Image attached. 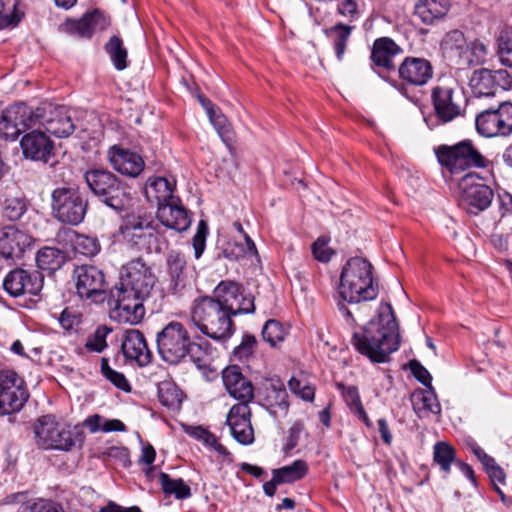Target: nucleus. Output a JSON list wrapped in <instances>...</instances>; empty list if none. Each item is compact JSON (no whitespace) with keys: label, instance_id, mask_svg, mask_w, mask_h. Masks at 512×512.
I'll return each instance as SVG.
<instances>
[{"label":"nucleus","instance_id":"obj_1","mask_svg":"<svg viewBox=\"0 0 512 512\" xmlns=\"http://www.w3.org/2000/svg\"><path fill=\"white\" fill-rule=\"evenodd\" d=\"M72 110L66 106L42 103L32 108L25 103L8 107L0 118V137L15 140L30 128H44L46 132L59 137H68L75 130Z\"/></svg>","mask_w":512,"mask_h":512},{"label":"nucleus","instance_id":"obj_2","mask_svg":"<svg viewBox=\"0 0 512 512\" xmlns=\"http://www.w3.org/2000/svg\"><path fill=\"white\" fill-rule=\"evenodd\" d=\"M353 344L359 353L376 363L385 362L398 350V324L391 304L382 306L378 317L370 320L362 333L353 334Z\"/></svg>","mask_w":512,"mask_h":512},{"label":"nucleus","instance_id":"obj_3","mask_svg":"<svg viewBox=\"0 0 512 512\" xmlns=\"http://www.w3.org/2000/svg\"><path fill=\"white\" fill-rule=\"evenodd\" d=\"M255 306L251 300H248L247 307L226 306V301H214L212 297L205 296L194 301L191 320L193 324L206 336L215 341H225L229 339L235 326L231 319L238 314L253 313Z\"/></svg>","mask_w":512,"mask_h":512},{"label":"nucleus","instance_id":"obj_4","mask_svg":"<svg viewBox=\"0 0 512 512\" xmlns=\"http://www.w3.org/2000/svg\"><path fill=\"white\" fill-rule=\"evenodd\" d=\"M339 294L351 304L373 300L378 295V287L373 281V266L365 258L352 257L342 268Z\"/></svg>","mask_w":512,"mask_h":512},{"label":"nucleus","instance_id":"obj_5","mask_svg":"<svg viewBox=\"0 0 512 512\" xmlns=\"http://www.w3.org/2000/svg\"><path fill=\"white\" fill-rule=\"evenodd\" d=\"M36 444L42 449L71 451L84 441L83 432L72 429L54 415L40 417L33 426Z\"/></svg>","mask_w":512,"mask_h":512},{"label":"nucleus","instance_id":"obj_6","mask_svg":"<svg viewBox=\"0 0 512 512\" xmlns=\"http://www.w3.org/2000/svg\"><path fill=\"white\" fill-rule=\"evenodd\" d=\"M435 154L439 164L450 174L470 169H485L491 163L469 139L453 145L442 144L435 148Z\"/></svg>","mask_w":512,"mask_h":512},{"label":"nucleus","instance_id":"obj_7","mask_svg":"<svg viewBox=\"0 0 512 512\" xmlns=\"http://www.w3.org/2000/svg\"><path fill=\"white\" fill-rule=\"evenodd\" d=\"M51 207L55 219L76 226L85 218L88 198L86 193L76 186H61L55 188L51 194Z\"/></svg>","mask_w":512,"mask_h":512},{"label":"nucleus","instance_id":"obj_8","mask_svg":"<svg viewBox=\"0 0 512 512\" xmlns=\"http://www.w3.org/2000/svg\"><path fill=\"white\" fill-rule=\"evenodd\" d=\"M90 191L108 207L120 211L126 202L125 186L112 172L105 169H92L84 174Z\"/></svg>","mask_w":512,"mask_h":512},{"label":"nucleus","instance_id":"obj_9","mask_svg":"<svg viewBox=\"0 0 512 512\" xmlns=\"http://www.w3.org/2000/svg\"><path fill=\"white\" fill-rule=\"evenodd\" d=\"M162 184L167 193L162 196V225L176 232L186 231L190 227L191 218L180 198L173 195L177 186L176 178L173 175H164Z\"/></svg>","mask_w":512,"mask_h":512},{"label":"nucleus","instance_id":"obj_10","mask_svg":"<svg viewBox=\"0 0 512 512\" xmlns=\"http://www.w3.org/2000/svg\"><path fill=\"white\" fill-rule=\"evenodd\" d=\"M144 299L121 289L112 288L108 300L110 319L120 324L136 325L140 323L145 315Z\"/></svg>","mask_w":512,"mask_h":512},{"label":"nucleus","instance_id":"obj_11","mask_svg":"<svg viewBox=\"0 0 512 512\" xmlns=\"http://www.w3.org/2000/svg\"><path fill=\"white\" fill-rule=\"evenodd\" d=\"M158 222L142 216H128L120 226L123 238L132 245L147 250L160 251Z\"/></svg>","mask_w":512,"mask_h":512},{"label":"nucleus","instance_id":"obj_12","mask_svg":"<svg viewBox=\"0 0 512 512\" xmlns=\"http://www.w3.org/2000/svg\"><path fill=\"white\" fill-rule=\"evenodd\" d=\"M155 281L156 277L152 274L151 269L141 258H138L130 261L122 268L119 283L114 287L146 298L149 296Z\"/></svg>","mask_w":512,"mask_h":512},{"label":"nucleus","instance_id":"obj_13","mask_svg":"<svg viewBox=\"0 0 512 512\" xmlns=\"http://www.w3.org/2000/svg\"><path fill=\"white\" fill-rule=\"evenodd\" d=\"M28 397L22 377L13 370L0 371V415L18 412Z\"/></svg>","mask_w":512,"mask_h":512},{"label":"nucleus","instance_id":"obj_14","mask_svg":"<svg viewBox=\"0 0 512 512\" xmlns=\"http://www.w3.org/2000/svg\"><path fill=\"white\" fill-rule=\"evenodd\" d=\"M461 202L467 211L478 214L492 203L494 192L476 173H467L459 181Z\"/></svg>","mask_w":512,"mask_h":512},{"label":"nucleus","instance_id":"obj_15","mask_svg":"<svg viewBox=\"0 0 512 512\" xmlns=\"http://www.w3.org/2000/svg\"><path fill=\"white\" fill-rule=\"evenodd\" d=\"M470 86L474 97H495L498 93L512 87V77L504 69L482 68L474 71L470 79Z\"/></svg>","mask_w":512,"mask_h":512},{"label":"nucleus","instance_id":"obj_16","mask_svg":"<svg viewBox=\"0 0 512 512\" xmlns=\"http://www.w3.org/2000/svg\"><path fill=\"white\" fill-rule=\"evenodd\" d=\"M191 344L187 330L179 322H170L162 328V360L178 364L188 353Z\"/></svg>","mask_w":512,"mask_h":512},{"label":"nucleus","instance_id":"obj_17","mask_svg":"<svg viewBox=\"0 0 512 512\" xmlns=\"http://www.w3.org/2000/svg\"><path fill=\"white\" fill-rule=\"evenodd\" d=\"M35 239L14 225L0 229V256L7 260H18L34 247Z\"/></svg>","mask_w":512,"mask_h":512},{"label":"nucleus","instance_id":"obj_18","mask_svg":"<svg viewBox=\"0 0 512 512\" xmlns=\"http://www.w3.org/2000/svg\"><path fill=\"white\" fill-rule=\"evenodd\" d=\"M44 278L39 271L29 272L22 268L11 270L3 280L4 290L12 297L26 293L38 295L43 288Z\"/></svg>","mask_w":512,"mask_h":512},{"label":"nucleus","instance_id":"obj_19","mask_svg":"<svg viewBox=\"0 0 512 512\" xmlns=\"http://www.w3.org/2000/svg\"><path fill=\"white\" fill-rule=\"evenodd\" d=\"M76 292L81 298H96L104 293L105 276L93 265H80L73 271Z\"/></svg>","mask_w":512,"mask_h":512},{"label":"nucleus","instance_id":"obj_20","mask_svg":"<svg viewBox=\"0 0 512 512\" xmlns=\"http://www.w3.org/2000/svg\"><path fill=\"white\" fill-rule=\"evenodd\" d=\"M435 114L442 123H448L461 115V93L452 86H436L432 90Z\"/></svg>","mask_w":512,"mask_h":512},{"label":"nucleus","instance_id":"obj_21","mask_svg":"<svg viewBox=\"0 0 512 512\" xmlns=\"http://www.w3.org/2000/svg\"><path fill=\"white\" fill-rule=\"evenodd\" d=\"M251 410L247 403L233 405L227 415V424L233 438L242 445H250L254 441V430L251 424Z\"/></svg>","mask_w":512,"mask_h":512},{"label":"nucleus","instance_id":"obj_22","mask_svg":"<svg viewBox=\"0 0 512 512\" xmlns=\"http://www.w3.org/2000/svg\"><path fill=\"white\" fill-rule=\"evenodd\" d=\"M399 79L411 86L426 85L433 77V66L425 58L407 56L398 66Z\"/></svg>","mask_w":512,"mask_h":512},{"label":"nucleus","instance_id":"obj_23","mask_svg":"<svg viewBox=\"0 0 512 512\" xmlns=\"http://www.w3.org/2000/svg\"><path fill=\"white\" fill-rule=\"evenodd\" d=\"M107 159L114 170L125 176L137 177L144 169V161L138 153L119 145L109 148Z\"/></svg>","mask_w":512,"mask_h":512},{"label":"nucleus","instance_id":"obj_24","mask_svg":"<svg viewBox=\"0 0 512 512\" xmlns=\"http://www.w3.org/2000/svg\"><path fill=\"white\" fill-rule=\"evenodd\" d=\"M31 129L20 142L23 155L25 158L47 162L53 152L54 143L40 127Z\"/></svg>","mask_w":512,"mask_h":512},{"label":"nucleus","instance_id":"obj_25","mask_svg":"<svg viewBox=\"0 0 512 512\" xmlns=\"http://www.w3.org/2000/svg\"><path fill=\"white\" fill-rule=\"evenodd\" d=\"M121 349L127 360L135 361L141 367L147 366L152 361V352L139 330L130 329L125 332Z\"/></svg>","mask_w":512,"mask_h":512},{"label":"nucleus","instance_id":"obj_26","mask_svg":"<svg viewBox=\"0 0 512 512\" xmlns=\"http://www.w3.org/2000/svg\"><path fill=\"white\" fill-rule=\"evenodd\" d=\"M402 52L403 49L393 39L380 37L373 43L370 59L376 67L391 72L396 69L394 58Z\"/></svg>","mask_w":512,"mask_h":512},{"label":"nucleus","instance_id":"obj_27","mask_svg":"<svg viewBox=\"0 0 512 512\" xmlns=\"http://www.w3.org/2000/svg\"><path fill=\"white\" fill-rule=\"evenodd\" d=\"M222 379L228 393L241 402L248 404L254 397L251 381L239 371L237 366L226 367L222 371Z\"/></svg>","mask_w":512,"mask_h":512},{"label":"nucleus","instance_id":"obj_28","mask_svg":"<svg viewBox=\"0 0 512 512\" xmlns=\"http://www.w3.org/2000/svg\"><path fill=\"white\" fill-rule=\"evenodd\" d=\"M441 50L443 56L456 65L461 64L464 59L467 62L473 61L468 58L469 44L460 30H452L445 34L441 42Z\"/></svg>","mask_w":512,"mask_h":512},{"label":"nucleus","instance_id":"obj_29","mask_svg":"<svg viewBox=\"0 0 512 512\" xmlns=\"http://www.w3.org/2000/svg\"><path fill=\"white\" fill-rule=\"evenodd\" d=\"M187 355L206 380L212 381L218 377V371L212 365V346L208 341L191 342Z\"/></svg>","mask_w":512,"mask_h":512},{"label":"nucleus","instance_id":"obj_30","mask_svg":"<svg viewBox=\"0 0 512 512\" xmlns=\"http://www.w3.org/2000/svg\"><path fill=\"white\" fill-rule=\"evenodd\" d=\"M264 405L273 417L278 413L286 416L289 410L288 393L280 381L271 382L265 388Z\"/></svg>","mask_w":512,"mask_h":512},{"label":"nucleus","instance_id":"obj_31","mask_svg":"<svg viewBox=\"0 0 512 512\" xmlns=\"http://www.w3.org/2000/svg\"><path fill=\"white\" fill-rule=\"evenodd\" d=\"M185 256L177 251H171L167 256V272L169 276L168 293L177 295L185 287L183 270L185 268Z\"/></svg>","mask_w":512,"mask_h":512},{"label":"nucleus","instance_id":"obj_32","mask_svg":"<svg viewBox=\"0 0 512 512\" xmlns=\"http://www.w3.org/2000/svg\"><path fill=\"white\" fill-rule=\"evenodd\" d=\"M411 401L414 411L420 418L427 416L429 413H441V406L432 386L413 393Z\"/></svg>","mask_w":512,"mask_h":512},{"label":"nucleus","instance_id":"obj_33","mask_svg":"<svg viewBox=\"0 0 512 512\" xmlns=\"http://www.w3.org/2000/svg\"><path fill=\"white\" fill-rule=\"evenodd\" d=\"M449 6V0H420L415 6V14L424 24H432L446 15Z\"/></svg>","mask_w":512,"mask_h":512},{"label":"nucleus","instance_id":"obj_34","mask_svg":"<svg viewBox=\"0 0 512 512\" xmlns=\"http://www.w3.org/2000/svg\"><path fill=\"white\" fill-rule=\"evenodd\" d=\"M475 123L477 131L483 136H505V133L501 128L499 116L494 105L481 111L476 116Z\"/></svg>","mask_w":512,"mask_h":512},{"label":"nucleus","instance_id":"obj_35","mask_svg":"<svg viewBox=\"0 0 512 512\" xmlns=\"http://www.w3.org/2000/svg\"><path fill=\"white\" fill-rule=\"evenodd\" d=\"M354 27L343 23L326 28L324 34L331 41L338 61H342Z\"/></svg>","mask_w":512,"mask_h":512},{"label":"nucleus","instance_id":"obj_36","mask_svg":"<svg viewBox=\"0 0 512 512\" xmlns=\"http://www.w3.org/2000/svg\"><path fill=\"white\" fill-rule=\"evenodd\" d=\"M65 261V253L55 247H43L36 255L38 268L41 270H48L50 272L60 269Z\"/></svg>","mask_w":512,"mask_h":512},{"label":"nucleus","instance_id":"obj_37","mask_svg":"<svg viewBox=\"0 0 512 512\" xmlns=\"http://www.w3.org/2000/svg\"><path fill=\"white\" fill-rule=\"evenodd\" d=\"M308 464L306 461L298 459L290 465H286L272 470L281 484H292L303 479L308 473Z\"/></svg>","mask_w":512,"mask_h":512},{"label":"nucleus","instance_id":"obj_38","mask_svg":"<svg viewBox=\"0 0 512 512\" xmlns=\"http://www.w3.org/2000/svg\"><path fill=\"white\" fill-rule=\"evenodd\" d=\"M98 14H86L80 20L68 19L61 25V30L71 35L89 38L94 32Z\"/></svg>","mask_w":512,"mask_h":512},{"label":"nucleus","instance_id":"obj_39","mask_svg":"<svg viewBox=\"0 0 512 512\" xmlns=\"http://www.w3.org/2000/svg\"><path fill=\"white\" fill-rule=\"evenodd\" d=\"M28 208L29 201L25 196H8L3 201L2 213L9 221H18L27 213Z\"/></svg>","mask_w":512,"mask_h":512},{"label":"nucleus","instance_id":"obj_40","mask_svg":"<svg viewBox=\"0 0 512 512\" xmlns=\"http://www.w3.org/2000/svg\"><path fill=\"white\" fill-rule=\"evenodd\" d=\"M170 495H174L176 499H186L191 496V489L183 479H172L162 472V502Z\"/></svg>","mask_w":512,"mask_h":512},{"label":"nucleus","instance_id":"obj_41","mask_svg":"<svg viewBox=\"0 0 512 512\" xmlns=\"http://www.w3.org/2000/svg\"><path fill=\"white\" fill-rule=\"evenodd\" d=\"M185 398L183 391L171 381H162V406L177 413Z\"/></svg>","mask_w":512,"mask_h":512},{"label":"nucleus","instance_id":"obj_42","mask_svg":"<svg viewBox=\"0 0 512 512\" xmlns=\"http://www.w3.org/2000/svg\"><path fill=\"white\" fill-rule=\"evenodd\" d=\"M433 460L445 474H449L451 464L456 462V451L447 442H437L433 447Z\"/></svg>","mask_w":512,"mask_h":512},{"label":"nucleus","instance_id":"obj_43","mask_svg":"<svg viewBox=\"0 0 512 512\" xmlns=\"http://www.w3.org/2000/svg\"><path fill=\"white\" fill-rule=\"evenodd\" d=\"M105 49L117 70H124L127 67V50L119 37H111Z\"/></svg>","mask_w":512,"mask_h":512},{"label":"nucleus","instance_id":"obj_44","mask_svg":"<svg viewBox=\"0 0 512 512\" xmlns=\"http://www.w3.org/2000/svg\"><path fill=\"white\" fill-rule=\"evenodd\" d=\"M286 333V329L279 321L270 319L264 324L261 334L265 342L269 343L271 347H275L284 341Z\"/></svg>","mask_w":512,"mask_h":512},{"label":"nucleus","instance_id":"obj_45","mask_svg":"<svg viewBox=\"0 0 512 512\" xmlns=\"http://www.w3.org/2000/svg\"><path fill=\"white\" fill-rule=\"evenodd\" d=\"M73 247L76 253L89 257L95 256L100 251L98 239L84 234L75 235Z\"/></svg>","mask_w":512,"mask_h":512},{"label":"nucleus","instance_id":"obj_46","mask_svg":"<svg viewBox=\"0 0 512 512\" xmlns=\"http://www.w3.org/2000/svg\"><path fill=\"white\" fill-rule=\"evenodd\" d=\"M498 54L503 65L512 67V28L501 31L498 38Z\"/></svg>","mask_w":512,"mask_h":512},{"label":"nucleus","instance_id":"obj_47","mask_svg":"<svg viewBox=\"0 0 512 512\" xmlns=\"http://www.w3.org/2000/svg\"><path fill=\"white\" fill-rule=\"evenodd\" d=\"M101 373L118 389H121L125 392H129L131 390L129 382L124 374L112 369L109 366L108 359L106 358L101 359Z\"/></svg>","mask_w":512,"mask_h":512},{"label":"nucleus","instance_id":"obj_48","mask_svg":"<svg viewBox=\"0 0 512 512\" xmlns=\"http://www.w3.org/2000/svg\"><path fill=\"white\" fill-rule=\"evenodd\" d=\"M112 330L107 326H99L86 341L85 347L91 352H102L106 347V338Z\"/></svg>","mask_w":512,"mask_h":512},{"label":"nucleus","instance_id":"obj_49","mask_svg":"<svg viewBox=\"0 0 512 512\" xmlns=\"http://www.w3.org/2000/svg\"><path fill=\"white\" fill-rule=\"evenodd\" d=\"M214 301H226V306H233L231 299L238 298V286L231 281H221L214 290Z\"/></svg>","mask_w":512,"mask_h":512},{"label":"nucleus","instance_id":"obj_50","mask_svg":"<svg viewBox=\"0 0 512 512\" xmlns=\"http://www.w3.org/2000/svg\"><path fill=\"white\" fill-rule=\"evenodd\" d=\"M336 386L352 413L363 407L359 391L356 386H345L343 383H337Z\"/></svg>","mask_w":512,"mask_h":512},{"label":"nucleus","instance_id":"obj_51","mask_svg":"<svg viewBox=\"0 0 512 512\" xmlns=\"http://www.w3.org/2000/svg\"><path fill=\"white\" fill-rule=\"evenodd\" d=\"M160 177H150L144 187V194L149 203L156 208V217L160 212V190H159Z\"/></svg>","mask_w":512,"mask_h":512},{"label":"nucleus","instance_id":"obj_52","mask_svg":"<svg viewBox=\"0 0 512 512\" xmlns=\"http://www.w3.org/2000/svg\"><path fill=\"white\" fill-rule=\"evenodd\" d=\"M494 106L499 116L501 128L505 133V136L510 135L512 133V103L498 101Z\"/></svg>","mask_w":512,"mask_h":512},{"label":"nucleus","instance_id":"obj_53","mask_svg":"<svg viewBox=\"0 0 512 512\" xmlns=\"http://www.w3.org/2000/svg\"><path fill=\"white\" fill-rule=\"evenodd\" d=\"M208 232L209 229L207 222L205 220H200L197 226V231L192 239L196 259H199L205 250Z\"/></svg>","mask_w":512,"mask_h":512},{"label":"nucleus","instance_id":"obj_54","mask_svg":"<svg viewBox=\"0 0 512 512\" xmlns=\"http://www.w3.org/2000/svg\"><path fill=\"white\" fill-rule=\"evenodd\" d=\"M256 344L257 340L254 335L244 334L241 343L234 348L233 354L239 360L247 359L253 354Z\"/></svg>","mask_w":512,"mask_h":512},{"label":"nucleus","instance_id":"obj_55","mask_svg":"<svg viewBox=\"0 0 512 512\" xmlns=\"http://www.w3.org/2000/svg\"><path fill=\"white\" fill-rule=\"evenodd\" d=\"M289 389L294 394L298 395L305 401H312L314 399V388L307 382H303L295 377H292L288 382Z\"/></svg>","mask_w":512,"mask_h":512},{"label":"nucleus","instance_id":"obj_56","mask_svg":"<svg viewBox=\"0 0 512 512\" xmlns=\"http://www.w3.org/2000/svg\"><path fill=\"white\" fill-rule=\"evenodd\" d=\"M311 251L315 259L320 262L330 261L333 251L328 247V240L325 237H319L311 246Z\"/></svg>","mask_w":512,"mask_h":512},{"label":"nucleus","instance_id":"obj_57","mask_svg":"<svg viewBox=\"0 0 512 512\" xmlns=\"http://www.w3.org/2000/svg\"><path fill=\"white\" fill-rule=\"evenodd\" d=\"M208 118L219 136L224 139L230 132V127L225 115L219 109L215 108L213 112L208 114Z\"/></svg>","mask_w":512,"mask_h":512},{"label":"nucleus","instance_id":"obj_58","mask_svg":"<svg viewBox=\"0 0 512 512\" xmlns=\"http://www.w3.org/2000/svg\"><path fill=\"white\" fill-rule=\"evenodd\" d=\"M155 458L156 451L154 447L150 444L143 445L141 455L138 459V464L147 466L146 469H143L147 478H150L152 476L154 467H152L151 465L155 461Z\"/></svg>","mask_w":512,"mask_h":512},{"label":"nucleus","instance_id":"obj_59","mask_svg":"<svg viewBox=\"0 0 512 512\" xmlns=\"http://www.w3.org/2000/svg\"><path fill=\"white\" fill-rule=\"evenodd\" d=\"M409 368L413 376L426 388L432 386V376L428 370L416 359L410 360Z\"/></svg>","mask_w":512,"mask_h":512},{"label":"nucleus","instance_id":"obj_60","mask_svg":"<svg viewBox=\"0 0 512 512\" xmlns=\"http://www.w3.org/2000/svg\"><path fill=\"white\" fill-rule=\"evenodd\" d=\"M337 12L349 21L357 20L360 16L356 0H341L337 6Z\"/></svg>","mask_w":512,"mask_h":512},{"label":"nucleus","instance_id":"obj_61","mask_svg":"<svg viewBox=\"0 0 512 512\" xmlns=\"http://www.w3.org/2000/svg\"><path fill=\"white\" fill-rule=\"evenodd\" d=\"M245 254V248L241 244L228 242L223 247L221 253L218 254V259L223 257L230 261H237L244 257Z\"/></svg>","mask_w":512,"mask_h":512},{"label":"nucleus","instance_id":"obj_62","mask_svg":"<svg viewBox=\"0 0 512 512\" xmlns=\"http://www.w3.org/2000/svg\"><path fill=\"white\" fill-rule=\"evenodd\" d=\"M304 430V425L301 422H294L289 428L287 442L285 444V451L288 452L294 449L299 442L300 434Z\"/></svg>","mask_w":512,"mask_h":512},{"label":"nucleus","instance_id":"obj_63","mask_svg":"<svg viewBox=\"0 0 512 512\" xmlns=\"http://www.w3.org/2000/svg\"><path fill=\"white\" fill-rule=\"evenodd\" d=\"M59 324L65 330H71L75 325L79 323V319L77 315L69 311L68 309H64L60 316L58 317Z\"/></svg>","mask_w":512,"mask_h":512},{"label":"nucleus","instance_id":"obj_64","mask_svg":"<svg viewBox=\"0 0 512 512\" xmlns=\"http://www.w3.org/2000/svg\"><path fill=\"white\" fill-rule=\"evenodd\" d=\"M469 51L478 63L484 61L487 55V47L480 41L472 42L471 45H469Z\"/></svg>","mask_w":512,"mask_h":512}]
</instances>
